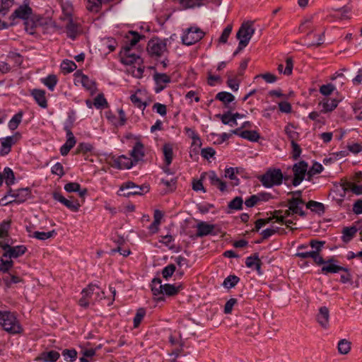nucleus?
Instances as JSON below:
<instances>
[{"instance_id":"f257e3e1","label":"nucleus","mask_w":362,"mask_h":362,"mask_svg":"<svg viewBox=\"0 0 362 362\" xmlns=\"http://www.w3.org/2000/svg\"><path fill=\"white\" fill-rule=\"evenodd\" d=\"M11 18L12 20L16 18L24 20L26 30H28L29 26L30 27V33H33L32 30L34 28L42 24L40 22L42 18L33 15V9L29 6V0H24L23 4L20 5L11 14Z\"/></svg>"},{"instance_id":"f03ea898","label":"nucleus","mask_w":362,"mask_h":362,"mask_svg":"<svg viewBox=\"0 0 362 362\" xmlns=\"http://www.w3.org/2000/svg\"><path fill=\"white\" fill-rule=\"evenodd\" d=\"M130 47H124L121 52V62L125 65H138L136 71H132L134 76L141 78L144 71V66H142L143 59L137 54L132 53ZM135 68L136 66H134Z\"/></svg>"},{"instance_id":"7ed1b4c3","label":"nucleus","mask_w":362,"mask_h":362,"mask_svg":"<svg viewBox=\"0 0 362 362\" xmlns=\"http://www.w3.org/2000/svg\"><path fill=\"white\" fill-rule=\"evenodd\" d=\"M0 325L3 329L10 334H18L22 328L14 313L10 311L0 310Z\"/></svg>"},{"instance_id":"20e7f679","label":"nucleus","mask_w":362,"mask_h":362,"mask_svg":"<svg viewBox=\"0 0 362 362\" xmlns=\"http://www.w3.org/2000/svg\"><path fill=\"white\" fill-rule=\"evenodd\" d=\"M30 197V190L28 188H22L17 190L10 189L8 194L0 200L2 205H6L8 203H23Z\"/></svg>"},{"instance_id":"39448f33","label":"nucleus","mask_w":362,"mask_h":362,"mask_svg":"<svg viewBox=\"0 0 362 362\" xmlns=\"http://www.w3.org/2000/svg\"><path fill=\"white\" fill-rule=\"evenodd\" d=\"M284 179L280 169H269L260 178L262 185L266 187H272L274 185H280Z\"/></svg>"},{"instance_id":"423d86ee","label":"nucleus","mask_w":362,"mask_h":362,"mask_svg":"<svg viewBox=\"0 0 362 362\" xmlns=\"http://www.w3.org/2000/svg\"><path fill=\"white\" fill-rule=\"evenodd\" d=\"M148 54L151 57L159 58L168 53L167 43L165 40L159 38L152 39L148 41L146 47Z\"/></svg>"},{"instance_id":"0eeeda50","label":"nucleus","mask_w":362,"mask_h":362,"mask_svg":"<svg viewBox=\"0 0 362 362\" xmlns=\"http://www.w3.org/2000/svg\"><path fill=\"white\" fill-rule=\"evenodd\" d=\"M11 244L12 243L9 244L8 242H0V247L4 251L3 253V257L12 259L13 258H18L21 257L26 252L27 247L25 245H21L17 246H11Z\"/></svg>"},{"instance_id":"6e6552de","label":"nucleus","mask_w":362,"mask_h":362,"mask_svg":"<svg viewBox=\"0 0 362 362\" xmlns=\"http://www.w3.org/2000/svg\"><path fill=\"white\" fill-rule=\"evenodd\" d=\"M205 33L199 28L191 27L187 28L182 36L184 45H192L201 40Z\"/></svg>"},{"instance_id":"1a4fd4ad","label":"nucleus","mask_w":362,"mask_h":362,"mask_svg":"<svg viewBox=\"0 0 362 362\" xmlns=\"http://www.w3.org/2000/svg\"><path fill=\"white\" fill-rule=\"evenodd\" d=\"M52 197L54 200L58 201L72 211H78L81 206L78 201L72 197L67 199L57 192H54Z\"/></svg>"},{"instance_id":"9d476101","label":"nucleus","mask_w":362,"mask_h":362,"mask_svg":"<svg viewBox=\"0 0 362 362\" xmlns=\"http://www.w3.org/2000/svg\"><path fill=\"white\" fill-rule=\"evenodd\" d=\"M254 33L255 28L252 27V22L248 21L242 24L236 34V37L239 41L245 40L247 45Z\"/></svg>"},{"instance_id":"9b49d317","label":"nucleus","mask_w":362,"mask_h":362,"mask_svg":"<svg viewBox=\"0 0 362 362\" xmlns=\"http://www.w3.org/2000/svg\"><path fill=\"white\" fill-rule=\"evenodd\" d=\"M294 177L293 185L298 186L303 180L308 171V164L305 161L296 163L293 167Z\"/></svg>"},{"instance_id":"f8f14e48","label":"nucleus","mask_w":362,"mask_h":362,"mask_svg":"<svg viewBox=\"0 0 362 362\" xmlns=\"http://www.w3.org/2000/svg\"><path fill=\"white\" fill-rule=\"evenodd\" d=\"M288 209L286 210V215L298 214L300 216H305V213L303 210L304 202L298 197H293L288 200Z\"/></svg>"},{"instance_id":"ddd939ff","label":"nucleus","mask_w":362,"mask_h":362,"mask_svg":"<svg viewBox=\"0 0 362 362\" xmlns=\"http://www.w3.org/2000/svg\"><path fill=\"white\" fill-rule=\"evenodd\" d=\"M99 289V286L95 284H90L87 288L83 289L81 292L82 297L78 301L79 305L81 307L87 308L89 305L93 296H94L95 291Z\"/></svg>"},{"instance_id":"4468645a","label":"nucleus","mask_w":362,"mask_h":362,"mask_svg":"<svg viewBox=\"0 0 362 362\" xmlns=\"http://www.w3.org/2000/svg\"><path fill=\"white\" fill-rule=\"evenodd\" d=\"M122 190L129 189V191L125 194L126 196L143 194L149 191L148 186H138L132 182L125 183L122 187Z\"/></svg>"},{"instance_id":"2eb2a0df","label":"nucleus","mask_w":362,"mask_h":362,"mask_svg":"<svg viewBox=\"0 0 362 362\" xmlns=\"http://www.w3.org/2000/svg\"><path fill=\"white\" fill-rule=\"evenodd\" d=\"M334 262L333 258L325 260V263L322 264L323 266L321 269V273L327 274L329 273H338L340 271L347 272L346 268L335 264Z\"/></svg>"},{"instance_id":"dca6fc26","label":"nucleus","mask_w":362,"mask_h":362,"mask_svg":"<svg viewBox=\"0 0 362 362\" xmlns=\"http://www.w3.org/2000/svg\"><path fill=\"white\" fill-rule=\"evenodd\" d=\"M0 141V155L6 156L11 151V146L18 141V137H1Z\"/></svg>"},{"instance_id":"f3484780","label":"nucleus","mask_w":362,"mask_h":362,"mask_svg":"<svg viewBox=\"0 0 362 362\" xmlns=\"http://www.w3.org/2000/svg\"><path fill=\"white\" fill-rule=\"evenodd\" d=\"M136 164L133 158L121 156L114 160L113 166L119 169H129Z\"/></svg>"},{"instance_id":"a211bd4d","label":"nucleus","mask_w":362,"mask_h":362,"mask_svg":"<svg viewBox=\"0 0 362 362\" xmlns=\"http://www.w3.org/2000/svg\"><path fill=\"white\" fill-rule=\"evenodd\" d=\"M46 92L42 89H33L31 91V95L33 97L37 105L42 107L46 108L47 107V100L45 96Z\"/></svg>"},{"instance_id":"6ab92c4d","label":"nucleus","mask_w":362,"mask_h":362,"mask_svg":"<svg viewBox=\"0 0 362 362\" xmlns=\"http://www.w3.org/2000/svg\"><path fill=\"white\" fill-rule=\"evenodd\" d=\"M316 319L320 326L323 328H327L329 319V309L325 306L320 308Z\"/></svg>"},{"instance_id":"aec40b11","label":"nucleus","mask_w":362,"mask_h":362,"mask_svg":"<svg viewBox=\"0 0 362 362\" xmlns=\"http://www.w3.org/2000/svg\"><path fill=\"white\" fill-rule=\"evenodd\" d=\"M296 255L298 257H300L302 259H306V258H312L315 264L317 265H322V264L325 263V260L320 255V254H317L316 252H314L313 250L308 251V252H298Z\"/></svg>"},{"instance_id":"412c9836","label":"nucleus","mask_w":362,"mask_h":362,"mask_svg":"<svg viewBox=\"0 0 362 362\" xmlns=\"http://www.w3.org/2000/svg\"><path fill=\"white\" fill-rule=\"evenodd\" d=\"M214 225L209 224L206 222L201 221L197 225V236L203 237L212 233L214 230Z\"/></svg>"},{"instance_id":"4be33fe9","label":"nucleus","mask_w":362,"mask_h":362,"mask_svg":"<svg viewBox=\"0 0 362 362\" xmlns=\"http://www.w3.org/2000/svg\"><path fill=\"white\" fill-rule=\"evenodd\" d=\"M79 71H77L76 72V75H78V77L79 79L78 80V82H80L82 86L87 90L93 92L96 89V83L95 81L89 78L88 76L81 74L78 73Z\"/></svg>"},{"instance_id":"5701e85b","label":"nucleus","mask_w":362,"mask_h":362,"mask_svg":"<svg viewBox=\"0 0 362 362\" xmlns=\"http://www.w3.org/2000/svg\"><path fill=\"white\" fill-rule=\"evenodd\" d=\"M135 163L141 160L144 156V147L140 142H136L130 153Z\"/></svg>"},{"instance_id":"b1692460","label":"nucleus","mask_w":362,"mask_h":362,"mask_svg":"<svg viewBox=\"0 0 362 362\" xmlns=\"http://www.w3.org/2000/svg\"><path fill=\"white\" fill-rule=\"evenodd\" d=\"M66 33L68 37L75 40L78 34V25L74 22L71 17L68 19V23L66 25Z\"/></svg>"},{"instance_id":"393cba45","label":"nucleus","mask_w":362,"mask_h":362,"mask_svg":"<svg viewBox=\"0 0 362 362\" xmlns=\"http://www.w3.org/2000/svg\"><path fill=\"white\" fill-rule=\"evenodd\" d=\"M207 1L208 0H179L180 6L184 9L201 7L205 5Z\"/></svg>"},{"instance_id":"a878e982","label":"nucleus","mask_w":362,"mask_h":362,"mask_svg":"<svg viewBox=\"0 0 362 362\" xmlns=\"http://www.w3.org/2000/svg\"><path fill=\"white\" fill-rule=\"evenodd\" d=\"M208 177L212 185L217 187L220 191L224 192L226 189V184L223 182L214 171L208 173Z\"/></svg>"},{"instance_id":"bb28decb","label":"nucleus","mask_w":362,"mask_h":362,"mask_svg":"<svg viewBox=\"0 0 362 362\" xmlns=\"http://www.w3.org/2000/svg\"><path fill=\"white\" fill-rule=\"evenodd\" d=\"M64 189L67 192H78L81 197H83L87 194V189H81V186L77 182H69L65 185Z\"/></svg>"},{"instance_id":"cd10ccee","label":"nucleus","mask_w":362,"mask_h":362,"mask_svg":"<svg viewBox=\"0 0 362 362\" xmlns=\"http://www.w3.org/2000/svg\"><path fill=\"white\" fill-rule=\"evenodd\" d=\"M59 356L60 355L57 351H50L47 352H42L37 358V360L43 362H55Z\"/></svg>"},{"instance_id":"c85d7f7f","label":"nucleus","mask_w":362,"mask_h":362,"mask_svg":"<svg viewBox=\"0 0 362 362\" xmlns=\"http://www.w3.org/2000/svg\"><path fill=\"white\" fill-rule=\"evenodd\" d=\"M142 37L137 32L129 31L126 36L127 45L124 47H130V49H132V47L135 46Z\"/></svg>"},{"instance_id":"c756f323","label":"nucleus","mask_w":362,"mask_h":362,"mask_svg":"<svg viewBox=\"0 0 362 362\" xmlns=\"http://www.w3.org/2000/svg\"><path fill=\"white\" fill-rule=\"evenodd\" d=\"M41 81L42 83L51 91L54 90V88L58 82L57 77L54 74H49L47 77L42 78Z\"/></svg>"},{"instance_id":"7c9ffc66","label":"nucleus","mask_w":362,"mask_h":362,"mask_svg":"<svg viewBox=\"0 0 362 362\" xmlns=\"http://www.w3.org/2000/svg\"><path fill=\"white\" fill-rule=\"evenodd\" d=\"M339 100L336 99H327L322 103V108L321 112L327 113L334 110L339 103Z\"/></svg>"},{"instance_id":"2f4dec72","label":"nucleus","mask_w":362,"mask_h":362,"mask_svg":"<svg viewBox=\"0 0 362 362\" xmlns=\"http://www.w3.org/2000/svg\"><path fill=\"white\" fill-rule=\"evenodd\" d=\"M216 99L221 101L225 105H227L235 100V96L230 93L222 91L216 94Z\"/></svg>"},{"instance_id":"473e14b6","label":"nucleus","mask_w":362,"mask_h":362,"mask_svg":"<svg viewBox=\"0 0 362 362\" xmlns=\"http://www.w3.org/2000/svg\"><path fill=\"white\" fill-rule=\"evenodd\" d=\"M306 207L318 214H322L325 212L324 204L315 201H309L306 204Z\"/></svg>"},{"instance_id":"72a5a7b5","label":"nucleus","mask_w":362,"mask_h":362,"mask_svg":"<svg viewBox=\"0 0 362 362\" xmlns=\"http://www.w3.org/2000/svg\"><path fill=\"white\" fill-rule=\"evenodd\" d=\"M163 151L165 157V163L169 166L172 163L173 157V146L170 144H165L163 146Z\"/></svg>"},{"instance_id":"f704fd0d","label":"nucleus","mask_w":362,"mask_h":362,"mask_svg":"<svg viewBox=\"0 0 362 362\" xmlns=\"http://www.w3.org/2000/svg\"><path fill=\"white\" fill-rule=\"evenodd\" d=\"M284 66L283 64H279L278 66V71L280 73H284V74L289 76L292 74L293 68V61L292 57H287L286 59V67L284 70H283Z\"/></svg>"},{"instance_id":"c9c22d12","label":"nucleus","mask_w":362,"mask_h":362,"mask_svg":"<svg viewBox=\"0 0 362 362\" xmlns=\"http://www.w3.org/2000/svg\"><path fill=\"white\" fill-rule=\"evenodd\" d=\"M76 141L75 137H69L66 143L60 148V153L62 156H66L69 151L75 146Z\"/></svg>"},{"instance_id":"e433bc0d","label":"nucleus","mask_w":362,"mask_h":362,"mask_svg":"<svg viewBox=\"0 0 362 362\" xmlns=\"http://www.w3.org/2000/svg\"><path fill=\"white\" fill-rule=\"evenodd\" d=\"M221 122L224 124H229L231 127L236 126L237 122L235 120V117L230 111H228L223 115H219Z\"/></svg>"},{"instance_id":"4c0bfd02","label":"nucleus","mask_w":362,"mask_h":362,"mask_svg":"<svg viewBox=\"0 0 362 362\" xmlns=\"http://www.w3.org/2000/svg\"><path fill=\"white\" fill-rule=\"evenodd\" d=\"M180 286H175L172 284H163V291H162L161 294L166 295L168 296H175L178 293V291H180Z\"/></svg>"},{"instance_id":"58836bf2","label":"nucleus","mask_w":362,"mask_h":362,"mask_svg":"<svg viewBox=\"0 0 362 362\" xmlns=\"http://www.w3.org/2000/svg\"><path fill=\"white\" fill-rule=\"evenodd\" d=\"M23 113L19 111L10 119L8 122V127L11 130H15L22 121Z\"/></svg>"},{"instance_id":"ea45409f","label":"nucleus","mask_w":362,"mask_h":362,"mask_svg":"<svg viewBox=\"0 0 362 362\" xmlns=\"http://www.w3.org/2000/svg\"><path fill=\"white\" fill-rule=\"evenodd\" d=\"M357 232V230L355 227H351V228H344L342 231V240L344 243L349 242L353 237L354 236L355 233Z\"/></svg>"},{"instance_id":"a19ab883","label":"nucleus","mask_w":362,"mask_h":362,"mask_svg":"<svg viewBox=\"0 0 362 362\" xmlns=\"http://www.w3.org/2000/svg\"><path fill=\"white\" fill-rule=\"evenodd\" d=\"M153 80L156 85L169 83L171 81L170 77L166 74L155 73Z\"/></svg>"},{"instance_id":"79ce46f5","label":"nucleus","mask_w":362,"mask_h":362,"mask_svg":"<svg viewBox=\"0 0 362 362\" xmlns=\"http://www.w3.org/2000/svg\"><path fill=\"white\" fill-rule=\"evenodd\" d=\"M3 178L5 179L6 184L7 185H11L14 183L15 181V176L13 170L8 168L6 167L4 168L3 173Z\"/></svg>"},{"instance_id":"37998d69","label":"nucleus","mask_w":362,"mask_h":362,"mask_svg":"<svg viewBox=\"0 0 362 362\" xmlns=\"http://www.w3.org/2000/svg\"><path fill=\"white\" fill-rule=\"evenodd\" d=\"M338 351L341 354H347L351 350V342L343 339H341L337 346Z\"/></svg>"},{"instance_id":"c03bdc74","label":"nucleus","mask_w":362,"mask_h":362,"mask_svg":"<svg viewBox=\"0 0 362 362\" xmlns=\"http://www.w3.org/2000/svg\"><path fill=\"white\" fill-rule=\"evenodd\" d=\"M3 256L0 258V272L7 273L13 266L11 259H4Z\"/></svg>"},{"instance_id":"a18cd8bd","label":"nucleus","mask_w":362,"mask_h":362,"mask_svg":"<svg viewBox=\"0 0 362 362\" xmlns=\"http://www.w3.org/2000/svg\"><path fill=\"white\" fill-rule=\"evenodd\" d=\"M102 2V0H87L86 8L91 12L98 13L101 8Z\"/></svg>"},{"instance_id":"49530a36","label":"nucleus","mask_w":362,"mask_h":362,"mask_svg":"<svg viewBox=\"0 0 362 362\" xmlns=\"http://www.w3.org/2000/svg\"><path fill=\"white\" fill-rule=\"evenodd\" d=\"M94 150V146L90 143L82 142L78 144L76 148V153H87L92 152Z\"/></svg>"},{"instance_id":"de8ad7c7","label":"nucleus","mask_w":362,"mask_h":362,"mask_svg":"<svg viewBox=\"0 0 362 362\" xmlns=\"http://www.w3.org/2000/svg\"><path fill=\"white\" fill-rule=\"evenodd\" d=\"M163 284L160 279H153L152 281L151 291L154 296L162 293Z\"/></svg>"},{"instance_id":"09e8293b","label":"nucleus","mask_w":362,"mask_h":362,"mask_svg":"<svg viewBox=\"0 0 362 362\" xmlns=\"http://www.w3.org/2000/svg\"><path fill=\"white\" fill-rule=\"evenodd\" d=\"M62 69L66 73H71L76 69L77 66L74 62L69 59H65L61 64Z\"/></svg>"},{"instance_id":"8fccbe9b","label":"nucleus","mask_w":362,"mask_h":362,"mask_svg":"<svg viewBox=\"0 0 362 362\" xmlns=\"http://www.w3.org/2000/svg\"><path fill=\"white\" fill-rule=\"evenodd\" d=\"M55 234H56V232L54 230L49 231V232L35 231L33 233V235H32V237L35 238L38 240H47V239L52 238Z\"/></svg>"},{"instance_id":"3c124183","label":"nucleus","mask_w":362,"mask_h":362,"mask_svg":"<svg viewBox=\"0 0 362 362\" xmlns=\"http://www.w3.org/2000/svg\"><path fill=\"white\" fill-rule=\"evenodd\" d=\"M239 278L235 275H230L225 279L223 286L226 288H230L234 287L239 281Z\"/></svg>"},{"instance_id":"603ef678","label":"nucleus","mask_w":362,"mask_h":362,"mask_svg":"<svg viewBox=\"0 0 362 362\" xmlns=\"http://www.w3.org/2000/svg\"><path fill=\"white\" fill-rule=\"evenodd\" d=\"M4 281L7 287H11L13 284H18L22 281V279L13 274H8L5 278H4Z\"/></svg>"},{"instance_id":"864d4df0","label":"nucleus","mask_w":362,"mask_h":362,"mask_svg":"<svg viewBox=\"0 0 362 362\" xmlns=\"http://www.w3.org/2000/svg\"><path fill=\"white\" fill-rule=\"evenodd\" d=\"M62 354L66 361L70 362L74 361L77 357V351L75 349H64Z\"/></svg>"},{"instance_id":"5fc2aeb1","label":"nucleus","mask_w":362,"mask_h":362,"mask_svg":"<svg viewBox=\"0 0 362 362\" xmlns=\"http://www.w3.org/2000/svg\"><path fill=\"white\" fill-rule=\"evenodd\" d=\"M243 200L240 197H236L228 204V208L233 210H240L243 208Z\"/></svg>"},{"instance_id":"6e6d98bb","label":"nucleus","mask_w":362,"mask_h":362,"mask_svg":"<svg viewBox=\"0 0 362 362\" xmlns=\"http://www.w3.org/2000/svg\"><path fill=\"white\" fill-rule=\"evenodd\" d=\"M93 103L98 109H103L107 106V102L103 94L98 95L94 99Z\"/></svg>"},{"instance_id":"4d7b16f0","label":"nucleus","mask_w":362,"mask_h":362,"mask_svg":"<svg viewBox=\"0 0 362 362\" xmlns=\"http://www.w3.org/2000/svg\"><path fill=\"white\" fill-rule=\"evenodd\" d=\"M233 26L232 25H228L224 30H223L219 39L218 42L220 43L225 44L228 41V38L230 36L231 32H232Z\"/></svg>"},{"instance_id":"13d9d810","label":"nucleus","mask_w":362,"mask_h":362,"mask_svg":"<svg viewBox=\"0 0 362 362\" xmlns=\"http://www.w3.org/2000/svg\"><path fill=\"white\" fill-rule=\"evenodd\" d=\"M175 266L173 264H168L165 267H164L162 270V276L164 279L168 280L170 277H171L173 273L175 271Z\"/></svg>"},{"instance_id":"bf43d9fd","label":"nucleus","mask_w":362,"mask_h":362,"mask_svg":"<svg viewBox=\"0 0 362 362\" xmlns=\"http://www.w3.org/2000/svg\"><path fill=\"white\" fill-rule=\"evenodd\" d=\"M146 315V310L144 308L137 310L136 315L134 317V327H137Z\"/></svg>"},{"instance_id":"052dcab7","label":"nucleus","mask_w":362,"mask_h":362,"mask_svg":"<svg viewBox=\"0 0 362 362\" xmlns=\"http://www.w3.org/2000/svg\"><path fill=\"white\" fill-rule=\"evenodd\" d=\"M345 188L349 189L355 194H362V185H356L353 182H347Z\"/></svg>"},{"instance_id":"680f3d73","label":"nucleus","mask_w":362,"mask_h":362,"mask_svg":"<svg viewBox=\"0 0 362 362\" xmlns=\"http://www.w3.org/2000/svg\"><path fill=\"white\" fill-rule=\"evenodd\" d=\"M335 87L332 83L325 84L320 86V93L323 95H329L334 90Z\"/></svg>"},{"instance_id":"e2e57ef3","label":"nucleus","mask_w":362,"mask_h":362,"mask_svg":"<svg viewBox=\"0 0 362 362\" xmlns=\"http://www.w3.org/2000/svg\"><path fill=\"white\" fill-rule=\"evenodd\" d=\"M289 216L290 215H286V213L284 212V214L280 215V216H279L277 214L274 215V218H275L276 219L277 222L285 224L287 227H289L291 224L293 223V221L292 220L286 219V218Z\"/></svg>"},{"instance_id":"0e129e2a","label":"nucleus","mask_w":362,"mask_h":362,"mask_svg":"<svg viewBox=\"0 0 362 362\" xmlns=\"http://www.w3.org/2000/svg\"><path fill=\"white\" fill-rule=\"evenodd\" d=\"M261 260L257 254L252 256L247 257L245 260V264L249 268H253L256 264L259 263Z\"/></svg>"},{"instance_id":"69168bd1","label":"nucleus","mask_w":362,"mask_h":362,"mask_svg":"<svg viewBox=\"0 0 362 362\" xmlns=\"http://www.w3.org/2000/svg\"><path fill=\"white\" fill-rule=\"evenodd\" d=\"M10 224L11 222L8 221H4L0 224V238H4L7 237L8 230V228H10Z\"/></svg>"},{"instance_id":"338daca9","label":"nucleus","mask_w":362,"mask_h":362,"mask_svg":"<svg viewBox=\"0 0 362 362\" xmlns=\"http://www.w3.org/2000/svg\"><path fill=\"white\" fill-rule=\"evenodd\" d=\"M13 4L14 0H0V10L7 13Z\"/></svg>"},{"instance_id":"774afa93","label":"nucleus","mask_w":362,"mask_h":362,"mask_svg":"<svg viewBox=\"0 0 362 362\" xmlns=\"http://www.w3.org/2000/svg\"><path fill=\"white\" fill-rule=\"evenodd\" d=\"M260 197L257 194L252 195L245 201V204L247 207H252L260 202Z\"/></svg>"}]
</instances>
